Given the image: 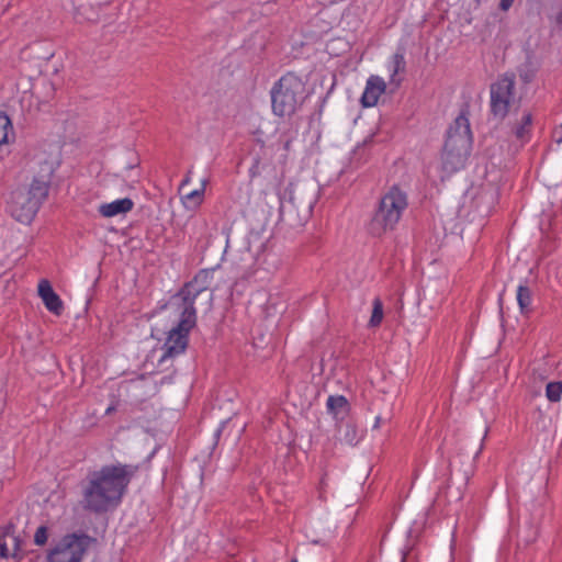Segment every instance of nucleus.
Wrapping results in <instances>:
<instances>
[{"mask_svg":"<svg viewBox=\"0 0 562 562\" xmlns=\"http://www.w3.org/2000/svg\"><path fill=\"white\" fill-rule=\"evenodd\" d=\"M561 133H562V125H561ZM558 143H561L562 142V134L558 137Z\"/></svg>","mask_w":562,"mask_h":562,"instance_id":"obj_33","label":"nucleus"},{"mask_svg":"<svg viewBox=\"0 0 562 562\" xmlns=\"http://www.w3.org/2000/svg\"><path fill=\"white\" fill-rule=\"evenodd\" d=\"M289 147H290V142L288 140V142L285 143V148H289Z\"/></svg>","mask_w":562,"mask_h":562,"instance_id":"obj_34","label":"nucleus"},{"mask_svg":"<svg viewBox=\"0 0 562 562\" xmlns=\"http://www.w3.org/2000/svg\"><path fill=\"white\" fill-rule=\"evenodd\" d=\"M386 85L379 76H371L367 80L366 89L361 97V103L364 108L373 106L382 93H384Z\"/></svg>","mask_w":562,"mask_h":562,"instance_id":"obj_12","label":"nucleus"},{"mask_svg":"<svg viewBox=\"0 0 562 562\" xmlns=\"http://www.w3.org/2000/svg\"><path fill=\"white\" fill-rule=\"evenodd\" d=\"M272 112L282 117L292 115L305 99V85L293 72L282 76L271 89Z\"/></svg>","mask_w":562,"mask_h":562,"instance_id":"obj_6","label":"nucleus"},{"mask_svg":"<svg viewBox=\"0 0 562 562\" xmlns=\"http://www.w3.org/2000/svg\"><path fill=\"white\" fill-rule=\"evenodd\" d=\"M562 395V381L549 382L546 387V396L550 402H559Z\"/></svg>","mask_w":562,"mask_h":562,"instance_id":"obj_20","label":"nucleus"},{"mask_svg":"<svg viewBox=\"0 0 562 562\" xmlns=\"http://www.w3.org/2000/svg\"><path fill=\"white\" fill-rule=\"evenodd\" d=\"M317 201L313 183H290L280 199V221L291 227L303 226L312 215Z\"/></svg>","mask_w":562,"mask_h":562,"instance_id":"obj_5","label":"nucleus"},{"mask_svg":"<svg viewBox=\"0 0 562 562\" xmlns=\"http://www.w3.org/2000/svg\"><path fill=\"white\" fill-rule=\"evenodd\" d=\"M555 23L562 26V11H560L555 16Z\"/></svg>","mask_w":562,"mask_h":562,"instance_id":"obj_28","label":"nucleus"},{"mask_svg":"<svg viewBox=\"0 0 562 562\" xmlns=\"http://www.w3.org/2000/svg\"><path fill=\"white\" fill-rule=\"evenodd\" d=\"M383 319V303L382 301L376 297L373 300V308H372V315L369 321V325L371 327H378Z\"/></svg>","mask_w":562,"mask_h":562,"instance_id":"obj_21","label":"nucleus"},{"mask_svg":"<svg viewBox=\"0 0 562 562\" xmlns=\"http://www.w3.org/2000/svg\"><path fill=\"white\" fill-rule=\"evenodd\" d=\"M470 108L464 104L459 115L447 131L441 151L442 170L454 173L464 167L472 147V133L469 122Z\"/></svg>","mask_w":562,"mask_h":562,"instance_id":"obj_3","label":"nucleus"},{"mask_svg":"<svg viewBox=\"0 0 562 562\" xmlns=\"http://www.w3.org/2000/svg\"><path fill=\"white\" fill-rule=\"evenodd\" d=\"M15 527L12 524L0 527V558L7 559L10 555L8 540L12 542V549L16 552L20 549V540L14 536Z\"/></svg>","mask_w":562,"mask_h":562,"instance_id":"obj_14","label":"nucleus"},{"mask_svg":"<svg viewBox=\"0 0 562 562\" xmlns=\"http://www.w3.org/2000/svg\"><path fill=\"white\" fill-rule=\"evenodd\" d=\"M203 192V189L193 190L192 192L186 194V199L198 205L202 202Z\"/></svg>","mask_w":562,"mask_h":562,"instance_id":"obj_25","label":"nucleus"},{"mask_svg":"<svg viewBox=\"0 0 562 562\" xmlns=\"http://www.w3.org/2000/svg\"><path fill=\"white\" fill-rule=\"evenodd\" d=\"M137 471L138 465L116 463L89 472L80 482L82 509L100 515L116 508Z\"/></svg>","mask_w":562,"mask_h":562,"instance_id":"obj_1","label":"nucleus"},{"mask_svg":"<svg viewBox=\"0 0 562 562\" xmlns=\"http://www.w3.org/2000/svg\"><path fill=\"white\" fill-rule=\"evenodd\" d=\"M53 168L45 162L41 173L33 178L30 188H19L11 192L8 202L10 214L20 223L30 224L42 203L46 200L52 181Z\"/></svg>","mask_w":562,"mask_h":562,"instance_id":"obj_4","label":"nucleus"},{"mask_svg":"<svg viewBox=\"0 0 562 562\" xmlns=\"http://www.w3.org/2000/svg\"><path fill=\"white\" fill-rule=\"evenodd\" d=\"M517 302L520 313L525 316L531 313V290L526 285H519L517 289Z\"/></svg>","mask_w":562,"mask_h":562,"instance_id":"obj_16","label":"nucleus"},{"mask_svg":"<svg viewBox=\"0 0 562 562\" xmlns=\"http://www.w3.org/2000/svg\"><path fill=\"white\" fill-rule=\"evenodd\" d=\"M10 135H14L11 120L5 113L0 112V144L9 143Z\"/></svg>","mask_w":562,"mask_h":562,"instance_id":"obj_18","label":"nucleus"},{"mask_svg":"<svg viewBox=\"0 0 562 562\" xmlns=\"http://www.w3.org/2000/svg\"><path fill=\"white\" fill-rule=\"evenodd\" d=\"M487 430H488V429H487V428H485L482 440H484V439H485V437L487 436ZM482 450H483V441H481V445H480V447H479V450H477V451H476V453H475V457H477V456H479V453H480Z\"/></svg>","mask_w":562,"mask_h":562,"instance_id":"obj_27","label":"nucleus"},{"mask_svg":"<svg viewBox=\"0 0 562 562\" xmlns=\"http://www.w3.org/2000/svg\"><path fill=\"white\" fill-rule=\"evenodd\" d=\"M344 440L351 446H355L358 442V435H357L356 426H353L351 424L346 425Z\"/></svg>","mask_w":562,"mask_h":562,"instance_id":"obj_23","label":"nucleus"},{"mask_svg":"<svg viewBox=\"0 0 562 562\" xmlns=\"http://www.w3.org/2000/svg\"><path fill=\"white\" fill-rule=\"evenodd\" d=\"M134 207V202L130 198H124L120 200H115L110 203H103L99 206V213L103 217H113L120 214H125L132 211Z\"/></svg>","mask_w":562,"mask_h":562,"instance_id":"obj_13","label":"nucleus"},{"mask_svg":"<svg viewBox=\"0 0 562 562\" xmlns=\"http://www.w3.org/2000/svg\"><path fill=\"white\" fill-rule=\"evenodd\" d=\"M37 292L45 307L53 314L59 316L64 311V303L59 295L54 291L50 282L43 279L38 283Z\"/></svg>","mask_w":562,"mask_h":562,"instance_id":"obj_11","label":"nucleus"},{"mask_svg":"<svg viewBox=\"0 0 562 562\" xmlns=\"http://www.w3.org/2000/svg\"><path fill=\"white\" fill-rule=\"evenodd\" d=\"M491 113L495 119L504 120L515 98V76L505 74L491 85Z\"/></svg>","mask_w":562,"mask_h":562,"instance_id":"obj_8","label":"nucleus"},{"mask_svg":"<svg viewBox=\"0 0 562 562\" xmlns=\"http://www.w3.org/2000/svg\"><path fill=\"white\" fill-rule=\"evenodd\" d=\"M400 220V216L379 204L369 223V232L372 236H381L389 231H393Z\"/></svg>","mask_w":562,"mask_h":562,"instance_id":"obj_9","label":"nucleus"},{"mask_svg":"<svg viewBox=\"0 0 562 562\" xmlns=\"http://www.w3.org/2000/svg\"><path fill=\"white\" fill-rule=\"evenodd\" d=\"M380 423H381V417H376L375 418V423H374V428H378L380 426Z\"/></svg>","mask_w":562,"mask_h":562,"instance_id":"obj_30","label":"nucleus"},{"mask_svg":"<svg viewBox=\"0 0 562 562\" xmlns=\"http://www.w3.org/2000/svg\"><path fill=\"white\" fill-rule=\"evenodd\" d=\"M268 168H270V165L263 162L259 156H256L254 157L252 165L249 168V176L251 179L260 177Z\"/></svg>","mask_w":562,"mask_h":562,"instance_id":"obj_22","label":"nucleus"},{"mask_svg":"<svg viewBox=\"0 0 562 562\" xmlns=\"http://www.w3.org/2000/svg\"><path fill=\"white\" fill-rule=\"evenodd\" d=\"M206 290V285L200 281V276L187 282L171 300L170 305L179 314L178 324L172 327L164 344L161 360L173 358L183 353L189 344V333L196 325L195 300Z\"/></svg>","mask_w":562,"mask_h":562,"instance_id":"obj_2","label":"nucleus"},{"mask_svg":"<svg viewBox=\"0 0 562 562\" xmlns=\"http://www.w3.org/2000/svg\"><path fill=\"white\" fill-rule=\"evenodd\" d=\"M188 182H189V178H186V179L182 181V183H181V186H180V189H182V188H183Z\"/></svg>","mask_w":562,"mask_h":562,"instance_id":"obj_31","label":"nucleus"},{"mask_svg":"<svg viewBox=\"0 0 562 562\" xmlns=\"http://www.w3.org/2000/svg\"><path fill=\"white\" fill-rule=\"evenodd\" d=\"M520 77L525 82H529L531 80V78L528 74H525V75L520 74Z\"/></svg>","mask_w":562,"mask_h":562,"instance_id":"obj_29","label":"nucleus"},{"mask_svg":"<svg viewBox=\"0 0 562 562\" xmlns=\"http://www.w3.org/2000/svg\"><path fill=\"white\" fill-rule=\"evenodd\" d=\"M348 406H349L348 401L342 395H338V396L331 395L327 400V408L336 417H338V415L341 413H346L348 409Z\"/></svg>","mask_w":562,"mask_h":562,"instance_id":"obj_17","label":"nucleus"},{"mask_svg":"<svg viewBox=\"0 0 562 562\" xmlns=\"http://www.w3.org/2000/svg\"><path fill=\"white\" fill-rule=\"evenodd\" d=\"M291 562H297V560H296V559H292V561H291Z\"/></svg>","mask_w":562,"mask_h":562,"instance_id":"obj_36","label":"nucleus"},{"mask_svg":"<svg viewBox=\"0 0 562 562\" xmlns=\"http://www.w3.org/2000/svg\"><path fill=\"white\" fill-rule=\"evenodd\" d=\"M222 428H223V426L216 430V432H215V436H216V437H218V436L221 435V432H222Z\"/></svg>","mask_w":562,"mask_h":562,"instance_id":"obj_32","label":"nucleus"},{"mask_svg":"<svg viewBox=\"0 0 562 562\" xmlns=\"http://www.w3.org/2000/svg\"><path fill=\"white\" fill-rule=\"evenodd\" d=\"M406 68V61L404 58L403 53H395L392 58V66H391V76H390V82L394 85L395 87H398L401 83V78H397V75L401 72H404Z\"/></svg>","mask_w":562,"mask_h":562,"instance_id":"obj_15","label":"nucleus"},{"mask_svg":"<svg viewBox=\"0 0 562 562\" xmlns=\"http://www.w3.org/2000/svg\"><path fill=\"white\" fill-rule=\"evenodd\" d=\"M380 205L392 211L396 216L402 217L403 212L407 209V194L397 186H393L380 199Z\"/></svg>","mask_w":562,"mask_h":562,"instance_id":"obj_10","label":"nucleus"},{"mask_svg":"<svg viewBox=\"0 0 562 562\" xmlns=\"http://www.w3.org/2000/svg\"><path fill=\"white\" fill-rule=\"evenodd\" d=\"M48 529L45 526H41L37 528L34 535V542L37 546H44L47 542Z\"/></svg>","mask_w":562,"mask_h":562,"instance_id":"obj_24","label":"nucleus"},{"mask_svg":"<svg viewBox=\"0 0 562 562\" xmlns=\"http://www.w3.org/2000/svg\"><path fill=\"white\" fill-rule=\"evenodd\" d=\"M532 124L531 113H525L521 117V122L514 128V134L518 139H524L529 133V127Z\"/></svg>","mask_w":562,"mask_h":562,"instance_id":"obj_19","label":"nucleus"},{"mask_svg":"<svg viewBox=\"0 0 562 562\" xmlns=\"http://www.w3.org/2000/svg\"><path fill=\"white\" fill-rule=\"evenodd\" d=\"M405 559H406V558H405V555H403V558H402V562H405Z\"/></svg>","mask_w":562,"mask_h":562,"instance_id":"obj_35","label":"nucleus"},{"mask_svg":"<svg viewBox=\"0 0 562 562\" xmlns=\"http://www.w3.org/2000/svg\"><path fill=\"white\" fill-rule=\"evenodd\" d=\"M93 538L87 533H68L48 552V562H81Z\"/></svg>","mask_w":562,"mask_h":562,"instance_id":"obj_7","label":"nucleus"},{"mask_svg":"<svg viewBox=\"0 0 562 562\" xmlns=\"http://www.w3.org/2000/svg\"><path fill=\"white\" fill-rule=\"evenodd\" d=\"M514 3V0H501L499 1V9L502 11H507Z\"/></svg>","mask_w":562,"mask_h":562,"instance_id":"obj_26","label":"nucleus"}]
</instances>
